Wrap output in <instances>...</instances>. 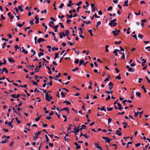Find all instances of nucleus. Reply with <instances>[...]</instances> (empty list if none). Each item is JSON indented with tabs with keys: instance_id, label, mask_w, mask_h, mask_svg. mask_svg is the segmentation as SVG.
I'll return each mask as SVG.
<instances>
[{
	"instance_id": "obj_7",
	"label": "nucleus",
	"mask_w": 150,
	"mask_h": 150,
	"mask_svg": "<svg viewBox=\"0 0 150 150\" xmlns=\"http://www.w3.org/2000/svg\"><path fill=\"white\" fill-rule=\"evenodd\" d=\"M62 110H65L66 111H67L68 113H69V108L67 107H65L64 108H63L61 109V110H59V111H60Z\"/></svg>"
},
{
	"instance_id": "obj_45",
	"label": "nucleus",
	"mask_w": 150,
	"mask_h": 150,
	"mask_svg": "<svg viewBox=\"0 0 150 150\" xmlns=\"http://www.w3.org/2000/svg\"><path fill=\"white\" fill-rule=\"evenodd\" d=\"M142 88L144 90V91L145 93H146L147 92L144 86H142Z\"/></svg>"
},
{
	"instance_id": "obj_36",
	"label": "nucleus",
	"mask_w": 150,
	"mask_h": 150,
	"mask_svg": "<svg viewBox=\"0 0 150 150\" xmlns=\"http://www.w3.org/2000/svg\"><path fill=\"white\" fill-rule=\"evenodd\" d=\"M81 130V128L79 129V128H78L76 129V130L75 132V133H77L78 132H79L80 130Z\"/></svg>"
},
{
	"instance_id": "obj_2",
	"label": "nucleus",
	"mask_w": 150,
	"mask_h": 150,
	"mask_svg": "<svg viewBox=\"0 0 150 150\" xmlns=\"http://www.w3.org/2000/svg\"><path fill=\"white\" fill-rule=\"evenodd\" d=\"M45 98L46 99V100H48V102H49L51 100L52 98V96H50V95H48V93H47L45 95Z\"/></svg>"
},
{
	"instance_id": "obj_42",
	"label": "nucleus",
	"mask_w": 150,
	"mask_h": 150,
	"mask_svg": "<svg viewBox=\"0 0 150 150\" xmlns=\"http://www.w3.org/2000/svg\"><path fill=\"white\" fill-rule=\"evenodd\" d=\"M47 47L49 49L48 51L49 52H50L51 51V50H50V49L51 48V47L50 46L48 45L47 46Z\"/></svg>"
},
{
	"instance_id": "obj_5",
	"label": "nucleus",
	"mask_w": 150,
	"mask_h": 150,
	"mask_svg": "<svg viewBox=\"0 0 150 150\" xmlns=\"http://www.w3.org/2000/svg\"><path fill=\"white\" fill-rule=\"evenodd\" d=\"M24 6L21 4V6H19L18 7V8L21 11V12H22L23 11V8Z\"/></svg>"
},
{
	"instance_id": "obj_53",
	"label": "nucleus",
	"mask_w": 150,
	"mask_h": 150,
	"mask_svg": "<svg viewBox=\"0 0 150 150\" xmlns=\"http://www.w3.org/2000/svg\"><path fill=\"white\" fill-rule=\"evenodd\" d=\"M112 8V6H110L108 8L107 11H109Z\"/></svg>"
},
{
	"instance_id": "obj_6",
	"label": "nucleus",
	"mask_w": 150,
	"mask_h": 150,
	"mask_svg": "<svg viewBox=\"0 0 150 150\" xmlns=\"http://www.w3.org/2000/svg\"><path fill=\"white\" fill-rule=\"evenodd\" d=\"M8 61L11 63L14 62L15 60L13 59V58L12 57H10L8 58Z\"/></svg>"
},
{
	"instance_id": "obj_39",
	"label": "nucleus",
	"mask_w": 150,
	"mask_h": 150,
	"mask_svg": "<svg viewBox=\"0 0 150 150\" xmlns=\"http://www.w3.org/2000/svg\"><path fill=\"white\" fill-rule=\"evenodd\" d=\"M100 110L102 111H104L105 112L106 111V110L105 109V106H103V107L101 108L100 109Z\"/></svg>"
},
{
	"instance_id": "obj_58",
	"label": "nucleus",
	"mask_w": 150,
	"mask_h": 150,
	"mask_svg": "<svg viewBox=\"0 0 150 150\" xmlns=\"http://www.w3.org/2000/svg\"><path fill=\"white\" fill-rule=\"evenodd\" d=\"M7 36L10 39H11L12 38V35L11 34H9Z\"/></svg>"
},
{
	"instance_id": "obj_56",
	"label": "nucleus",
	"mask_w": 150,
	"mask_h": 150,
	"mask_svg": "<svg viewBox=\"0 0 150 150\" xmlns=\"http://www.w3.org/2000/svg\"><path fill=\"white\" fill-rule=\"evenodd\" d=\"M145 49L146 50L148 49V51L149 52H150V46H148L147 47H145Z\"/></svg>"
},
{
	"instance_id": "obj_4",
	"label": "nucleus",
	"mask_w": 150,
	"mask_h": 150,
	"mask_svg": "<svg viewBox=\"0 0 150 150\" xmlns=\"http://www.w3.org/2000/svg\"><path fill=\"white\" fill-rule=\"evenodd\" d=\"M109 86V89L110 90H111L113 88V84L111 82H110L108 84Z\"/></svg>"
},
{
	"instance_id": "obj_61",
	"label": "nucleus",
	"mask_w": 150,
	"mask_h": 150,
	"mask_svg": "<svg viewBox=\"0 0 150 150\" xmlns=\"http://www.w3.org/2000/svg\"><path fill=\"white\" fill-rule=\"evenodd\" d=\"M113 109L112 107H111L110 108H107V110L108 111H111Z\"/></svg>"
},
{
	"instance_id": "obj_49",
	"label": "nucleus",
	"mask_w": 150,
	"mask_h": 150,
	"mask_svg": "<svg viewBox=\"0 0 150 150\" xmlns=\"http://www.w3.org/2000/svg\"><path fill=\"white\" fill-rule=\"evenodd\" d=\"M121 41H119L118 42L116 41L115 42V44H118V45H119L121 43Z\"/></svg>"
},
{
	"instance_id": "obj_37",
	"label": "nucleus",
	"mask_w": 150,
	"mask_h": 150,
	"mask_svg": "<svg viewBox=\"0 0 150 150\" xmlns=\"http://www.w3.org/2000/svg\"><path fill=\"white\" fill-rule=\"evenodd\" d=\"M72 50H74L76 53H77L78 54H79V50L78 51H76L75 48H73L72 49Z\"/></svg>"
},
{
	"instance_id": "obj_1",
	"label": "nucleus",
	"mask_w": 150,
	"mask_h": 150,
	"mask_svg": "<svg viewBox=\"0 0 150 150\" xmlns=\"http://www.w3.org/2000/svg\"><path fill=\"white\" fill-rule=\"evenodd\" d=\"M116 20L117 19L116 18H115L113 20H111L110 21V23H109V25L111 27H112L113 26H115L117 24V23L115 22Z\"/></svg>"
},
{
	"instance_id": "obj_60",
	"label": "nucleus",
	"mask_w": 150,
	"mask_h": 150,
	"mask_svg": "<svg viewBox=\"0 0 150 150\" xmlns=\"http://www.w3.org/2000/svg\"><path fill=\"white\" fill-rule=\"evenodd\" d=\"M140 145V143H137L135 145L136 147H138Z\"/></svg>"
},
{
	"instance_id": "obj_47",
	"label": "nucleus",
	"mask_w": 150,
	"mask_h": 150,
	"mask_svg": "<svg viewBox=\"0 0 150 150\" xmlns=\"http://www.w3.org/2000/svg\"><path fill=\"white\" fill-rule=\"evenodd\" d=\"M22 52L24 53L25 54H27L28 53V52L27 51L25 50V49H23L22 51Z\"/></svg>"
},
{
	"instance_id": "obj_16",
	"label": "nucleus",
	"mask_w": 150,
	"mask_h": 150,
	"mask_svg": "<svg viewBox=\"0 0 150 150\" xmlns=\"http://www.w3.org/2000/svg\"><path fill=\"white\" fill-rule=\"evenodd\" d=\"M112 33L115 36H116L117 35H118V33H116V31H115L114 30L112 31Z\"/></svg>"
},
{
	"instance_id": "obj_64",
	"label": "nucleus",
	"mask_w": 150,
	"mask_h": 150,
	"mask_svg": "<svg viewBox=\"0 0 150 150\" xmlns=\"http://www.w3.org/2000/svg\"><path fill=\"white\" fill-rule=\"evenodd\" d=\"M146 19H144L142 20L141 21V22L144 23H146Z\"/></svg>"
},
{
	"instance_id": "obj_29",
	"label": "nucleus",
	"mask_w": 150,
	"mask_h": 150,
	"mask_svg": "<svg viewBox=\"0 0 150 150\" xmlns=\"http://www.w3.org/2000/svg\"><path fill=\"white\" fill-rule=\"evenodd\" d=\"M136 95L139 97H140L141 93L140 92H137L136 93Z\"/></svg>"
},
{
	"instance_id": "obj_46",
	"label": "nucleus",
	"mask_w": 150,
	"mask_h": 150,
	"mask_svg": "<svg viewBox=\"0 0 150 150\" xmlns=\"http://www.w3.org/2000/svg\"><path fill=\"white\" fill-rule=\"evenodd\" d=\"M17 25L18 27H22L23 25H22L21 24L19 23H17Z\"/></svg>"
},
{
	"instance_id": "obj_22",
	"label": "nucleus",
	"mask_w": 150,
	"mask_h": 150,
	"mask_svg": "<svg viewBox=\"0 0 150 150\" xmlns=\"http://www.w3.org/2000/svg\"><path fill=\"white\" fill-rule=\"evenodd\" d=\"M128 71L129 72H134V70H133L132 68L130 67L128 69Z\"/></svg>"
},
{
	"instance_id": "obj_14",
	"label": "nucleus",
	"mask_w": 150,
	"mask_h": 150,
	"mask_svg": "<svg viewBox=\"0 0 150 150\" xmlns=\"http://www.w3.org/2000/svg\"><path fill=\"white\" fill-rule=\"evenodd\" d=\"M116 134L118 136H121L122 135V133L120 131L117 130L115 132Z\"/></svg>"
},
{
	"instance_id": "obj_48",
	"label": "nucleus",
	"mask_w": 150,
	"mask_h": 150,
	"mask_svg": "<svg viewBox=\"0 0 150 150\" xmlns=\"http://www.w3.org/2000/svg\"><path fill=\"white\" fill-rule=\"evenodd\" d=\"M112 92V91H105V92L106 93H107L109 94L110 93H111Z\"/></svg>"
},
{
	"instance_id": "obj_30",
	"label": "nucleus",
	"mask_w": 150,
	"mask_h": 150,
	"mask_svg": "<svg viewBox=\"0 0 150 150\" xmlns=\"http://www.w3.org/2000/svg\"><path fill=\"white\" fill-rule=\"evenodd\" d=\"M112 120L110 118H108V124H110Z\"/></svg>"
},
{
	"instance_id": "obj_28",
	"label": "nucleus",
	"mask_w": 150,
	"mask_h": 150,
	"mask_svg": "<svg viewBox=\"0 0 150 150\" xmlns=\"http://www.w3.org/2000/svg\"><path fill=\"white\" fill-rule=\"evenodd\" d=\"M61 94L62 95V96L64 98L65 97V94H67V93H66L65 94H64L63 92H61Z\"/></svg>"
},
{
	"instance_id": "obj_32",
	"label": "nucleus",
	"mask_w": 150,
	"mask_h": 150,
	"mask_svg": "<svg viewBox=\"0 0 150 150\" xmlns=\"http://www.w3.org/2000/svg\"><path fill=\"white\" fill-rule=\"evenodd\" d=\"M67 16L68 18H71L73 17V16L72 14H71L70 15L67 14Z\"/></svg>"
},
{
	"instance_id": "obj_25",
	"label": "nucleus",
	"mask_w": 150,
	"mask_h": 150,
	"mask_svg": "<svg viewBox=\"0 0 150 150\" xmlns=\"http://www.w3.org/2000/svg\"><path fill=\"white\" fill-rule=\"evenodd\" d=\"M79 69V68L78 67H76L74 68V69H72V71H76L78 70Z\"/></svg>"
},
{
	"instance_id": "obj_17",
	"label": "nucleus",
	"mask_w": 150,
	"mask_h": 150,
	"mask_svg": "<svg viewBox=\"0 0 150 150\" xmlns=\"http://www.w3.org/2000/svg\"><path fill=\"white\" fill-rule=\"evenodd\" d=\"M123 125H124L123 127L124 128H126V126L127 125V124L126 122H124L122 123Z\"/></svg>"
},
{
	"instance_id": "obj_63",
	"label": "nucleus",
	"mask_w": 150,
	"mask_h": 150,
	"mask_svg": "<svg viewBox=\"0 0 150 150\" xmlns=\"http://www.w3.org/2000/svg\"><path fill=\"white\" fill-rule=\"evenodd\" d=\"M122 55V57L121 59L122 60H124L125 59V54H123V55Z\"/></svg>"
},
{
	"instance_id": "obj_19",
	"label": "nucleus",
	"mask_w": 150,
	"mask_h": 150,
	"mask_svg": "<svg viewBox=\"0 0 150 150\" xmlns=\"http://www.w3.org/2000/svg\"><path fill=\"white\" fill-rule=\"evenodd\" d=\"M101 22L100 21H98L97 22L96 26V27L97 28H98V26L100 25L101 24Z\"/></svg>"
},
{
	"instance_id": "obj_27",
	"label": "nucleus",
	"mask_w": 150,
	"mask_h": 150,
	"mask_svg": "<svg viewBox=\"0 0 150 150\" xmlns=\"http://www.w3.org/2000/svg\"><path fill=\"white\" fill-rule=\"evenodd\" d=\"M59 57V54L58 53H56L55 54V57H54V59H56L57 58H58Z\"/></svg>"
},
{
	"instance_id": "obj_55",
	"label": "nucleus",
	"mask_w": 150,
	"mask_h": 150,
	"mask_svg": "<svg viewBox=\"0 0 150 150\" xmlns=\"http://www.w3.org/2000/svg\"><path fill=\"white\" fill-rule=\"evenodd\" d=\"M47 85L49 84L50 86H52V80L49 83L47 84Z\"/></svg>"
},
{
	"instance_id": "obj_62",
	"label": "nucleus",
	"mask_w": 150,
	"mask_h": 150,
	"mask_svg": "<svg viewBox=\"0 0 150 150\" xmlns=\"http://www.w3.org/2000/svg\"><path fill=\"white\" fill-rule=\"evenodd\" d=\"M42 144V143H40V146L39 147L38 150H40V148H41V147Z\"/></svg>"
},
{
	"instance_id": "obj_20",
	"label": "nucleus",
	"mask_w": 150,
	"mask_h": 150,
	"mask_svg": "<svg viewBox=\"0 0 150 150\" xmlns=\"http://www.w3.org/2000/svg\"><path fill=\"white\" fill-rule=\"evenodd\" d=\"M128 2V0H126L124 2L125 4H124L123 5V6H128V5L127 4Z\"/></svg>"
},
{
	"instance_id": "obj_59",
	"label": "nucleus",
	"mask_w": 150,
	"mask_h": 150,
	"mask_svg": "<svg viewBox=\"0 0 150 150\" xmlns=\"http://www.w3.org/2000/svg\"><path fill=\"white\" fill-rule=\"evenodd\" d=\"M82 4V2L81 1H79V2L77 4H76L78 6H79L81 5V4Z\"/></svg>"
},
{
	"instance_id": "obj_38",
	"label": "nucleus",
	"mask_w": 150,
	"mask_h": 150,
	"mask_svg": "<svg viewBox=\"0 0 150 150\" xmlns=\"http://www.w3.org/2000/svg\"><path fill=\"white\" fill-rule=\"evenodd\" d=\"M11 97H13L14 98H16V95L15 94H13L12 95H11Z\"/></svg>"
},
{
	"instance_id": "obj_3",
	"label": "nucleus",
	"mask_w": 150,
	"mask_h": 150,
	"mask_svg": "<svg viewBox=\"0 0 150 150\" xmlns=\"http://www.w3.org/2000/svg\"><path fill=\"white\" fill-rule=\"evenodd\" d=\"M103 139L105 140V142L108 143H109L111 140L108 137H103Z\"/></svg>"
},
{
	"instance_id": "obj_44",
	"label": "nucleus",
	"mask_w": 150,
	"mask_h": 150,
	"mask_svg": "<svg viewBox=\"0 0 150 150\" xmlns=\"http://www.w3.org/2000/svg\"><path fill=\"white\" fill-rule=\"evenodd\" d=\"M43 55H44V54L41 52H40V53L38 54V56L39 57L40 56H41Z\"/></svg>"
},
{
	"instance_id": "obj_15",
	"label": "nucleus",
	"mask_w": 150,
	"mask_h": 150,
	"mask_svg": "<svg viewBox=\"0 0 150 150\" xmlns=\"http://www.w3.org/2000/svg\"><path fill=\"white\" fill-rule=\"evenodd\" d=\"M117 51L120 52V51L119 50L117 49H115V50L113 51V52L115 54V56H117Z\"/></svg>"
},
{
	"instance_id": "obj_41",
	"label": "nucleus",
	"mask_w": 150,
	"mask_h": 150,
	"mask_svg": "<svg viewBox=\"0 0 150 150\" xmlns=\"http://www.w3.org/2000/svg\"><path fill=\"white\" fill-rule=\"evenodd\" d=\"M64 6V4L63 3H62L60 5V6H59V8H61Z\"/></svg>"
},
{
	"instance_id": "obj_13",
	"label": "nucleus",
	"mask_w": 150,
	"mask_h": 150,
	"mask_svg": "<svg viewBox=\"0 0 150 150\" xmlns=\"http://www.w3.org/2000/svg\"><path fill=\"white\" fill-rule=\"evenodd\" d=\"M117 105H118V106L119 107L118 108V109L119 110H121L122 109H123V108L122 107H121L122 105H121L120 104V103H117Z\"/></svg>"
},
{
	"instance_id": "obj_9",
	"label": "nucleus",
	"mask_w": 150,
	"mask_h": 150,
	"mask_svg": "<svg viewBox=\"0 0 150 150\" xmlns=\"http://www.w3.org/2000/svg\"><path fill=\"white\" fill-rule=\"evenodd\" d=\"M5 72L6 73H8V71L7 70V69L5 68H4L2 69V71L1 72V73L3 74L4 72Z\"/></svg>"
},
{
	"instance_id": "obj_11",
	"label": "nucleus",
	"mask_w": 150,
	"mask_h": 150,
	"mask_svg": "<svg viewBox=\"0 0 150 150\" xmlns=\"http://www.w3.org/2000/svg\"><path fill=\"white\" fill-rule=\"evenodd\" d=\"M74 144L76 146V149H79L81 148V146L80 145H79L77 142H74Z\"/></svg>"
},
{
	"instance_id": "obj_54",
	"label": "nucleus",
	"mask_w": 150,
	"mask_h": 150,
	"mask_svg": "<svg viewBox=\"0 0 150 150\" xmlns=\"http://www.w3.org/2000/svg\"><path fill=\"white\" fill-rule=\"evenodd\" d=\"M31 52H33V55H34L35 54V52L34 51L33 49H32L31 50Z\"/></svg>"
},
{
	"instance_id": "obj_50",
	"label": "nucleus",
	"mask_w": 150,
	"mask_h": 150,
	"mask_svg": "<svg viewBox=\"0 0 150 150\" xmlns=\"http://www.w3.org/2000/svg\"><path fill=\"white\" fill-rule=\"evenodd\" d=\"M134 116L135 117H137L138 115V112H135L134 111Z\"/></svg>"
},
{
	"instance_id": "obj_34",
	"label": "nucleus",
	"mask_w": 150,
	"mask_h": 150,
	"mask_svg": "<svg viewBox=\"0 0 150 150\" xmlns=\"http://www.w3.org/2000/svg\"><path fill=\"white\" fill-rule=\"evenodd\" d=\"M81 127H82V128H81V130L83 129H86V126L85 125H82L81 126Z\"/></svg>"
},
{
	"instance_id": "obj_35",
	"label": "nucleus",
	"mask_w": 150,
	"mask_h": 150,
	"mask_svg": "<svg viewBox=\"0 0 150 150\" xmlns=\"http://www.w3.org/2000/svg\"><path fill=\"white\" fill-rule=\"evenodd\" d=\"M146 62V59H145V61L144 62L142 63V66H144L145 65V63Z\"/></svg>"
},
{
	"instance_id": "obj_10",
	"label": "nucleus",
	"mask_w": 150,
	"mask_h": 150,
	"mask_svg": "<svg viewBox=\"0 0 150 150\" xmlns=\"http://www.w3.org/2000/svg\"><path fill=\"white\" fill-rule=\"evenodd\" d=\"M13 118L11 120V121L9 122L8 123V125L10 127H11V128H12L13 127V125H11L13 121Z\"/></svg>"
},
{
	"instance_id": "obj_33",
	"label": "nucleus",
	"mask_w": 150,
	"mask_h": 150,
	"mask_svg": "<svg viewBox=\"0 0 150 150\" xmlns=\"http://www.w3.org/2000/svg\"><path fill=\"white\" fill-rule=\"evenodd\" d=\"M88 31L90 33V35L91 36H93V35L92 32V30H88Z\"/></svg>"
},
{
	"instance_id": "obj_52",
	"label": "nucleus",
	"mask_w": 150,
	"mask_h": 150,
	"mask_svg": "<svg viewBox=\"0 0 150 150\" xmlns=\"http://www.w3.org/2000/svg\"><path fill=\"white\" fill-rule=\"evenodd\" d=\"M110 95H108V97L106 99V101H108L110 99Z\"/></svg>"
},
{
	"instance_id": "obj_31",
	"label": "nucleus",
	"mask_w": 150,
	"mask_h": 150,
	"mask_svg": "<svg viewBox=\"0 0 150 150\" xmlns=\"http://www.w3.org/2000/svg\"><path fill=\"white\" fill-rule=\"evenodd\" d=\"M41 133L40 131L38 132H36V133L35 134V133H34V134L36 136H38Z\"/></svg>"
},
{
	"instance_id": "obj_43",
	"label": "nucleus",
	"mask_w": 150,
	"mask_h": 150,
	"mask_svg": "<svg viewBox=\"0 0 150 150\" xmlns=\"http://www.w3.org/2000/svg\"><path fill=\"white\" fill-rule=\"evenodd\" d=\"M52 49L53 51H54L55 50H58L59 49L58 48H55V47H52Z\"/></svg>"
},
{
	"instance_id": "obj_21",
	"label": "nucleus",
	"mask_w": 150,
	"mask_h": 150,
	"mask_svg": "<svg viewBox=\"0 0 150 150\" xmlns=\"http://www.w3.org/2000/svg\"><path fill=\"white\" fill-rule=\"evenodd\" d=\"M72 2V1L71 0L69 1V3L67 4V6L68 7H70L72 5V4H71Z\"/></svg>"
},
{
	"instance_id": "obj_18",
	"label": "nucleus",
	"mask_w": 150,
	"mask_h": 150,
	"mask_svg": "<svg viewBox=\"0 0 150 150\" xmlns=\"http://www.w3.org/2000/svg\"><path fill=\"white\" fill-rule=\"evenodd\" d=\"M84 63V62L83 60H81L79 63V66H81L82 64H83Z\"/></svg>"
},
{
	"instance_id": "obj_24",
	"label": "nucleus",
	"mask_w": 150,
	"mask_h": 150,
	"mask_svg": "<svg viewBox=\"0 0 150 150\" xmlns=\"http://www.w3.org/2000/svg\"><path fill=\"white\" fill-rule=\"evenodd\" d=\"M109 45H107L105 47V51L106 52H109V51L108 50V48L109 47Z\"/></svg>"
},
{
	"instance_id": "obj_23",
	"label": "nucleus",
	"mask_w": 150,
	"mask_h": 150,
	"mask_svg": "<svg viewBox=\"0 0 150 150\" xmlns=\"http://www.w3.org/2000/svg\"><path fill=\"white\" fill-rule=\"evenodd\" d=\"M30 23L31 25H33L34 24L33 20H30Z\"/></svg>"
},
{
	"instance_id": "obj_57",
	"label": "nucleus",
	"mask_w": 150,
	"mask_h": 150,
	"mask_svg": "<svg viewBox=\"0 0 150 150\" xmlns=\"http://www.w3.org/2000/svg\"><path fill=\"white\" fill-rule=\"evenodd\" d=\"M15 119L16 120V121L18 123V124L19 123H20V122H21V121H19L18 120L17 117H16L15 118Z\"/></svg>"
},
{
	"instance_id": "obj_51",
	"label": "nucleus",
	"mask_w": 150,
	"mask_h": 150,
	"mask_svg": "<svg viewBox=\"0 0 150 150\" xmlns=\"http://www.w3.org/2000/svg\"><path fill=\"white\" fill-rule=\"evenodd\" d=\"M138 37L139 38H140L141 39H142L143 38V36L142 35L139 34L138 35Z\"/></svg>"
},
{
	"instance_id": "obj_40",
	"label": "nucleus",
	"mask_w": 150,
	"mask_h": 150,
	"mask_svg": "<svg viewBox=\"0 0 150 150\" xmlns=\"http://www.w3.org/2000/svg\"><path fill=\"white\" fill-rule=\"evenodd\" d=\"M12 109H13V110L14 112L16 113L17 114H18L19 115V116L20 115V114L19 113H17L16 112V111L15 110L14 107H13L12 108Z\"/></svg>"
},
{
	"instance_id": "obj_8",
	"label": "nucleus",
	"mask_w": 150,
	"mask_h": 150,
	"mask_svg": "<svg viewBox=\"0 0 150 150\" xmlns=\"http://www.w3.org/2000/svg\"><path fill=\"white\" fill-rule=\"evenodd\" d=\"M91 6L92 7V10L93 11V12H94L96 8L95 7V4H91Z\"/></svg>"
},
{
	"instance_id": "obj_12",
	"label": "nucleus",
	"mask_w": 150,
	"mask_h": 150,
	"mask_svg": "<svg viewBox=\"0 0 150 150\" xmlns=\"http://www.w3.org/2000/svg\"><path fill=\"white\" fill-rule=\"evenodd\" d=\"M44 41L45 40L42 38H40L38 39L37 42L38 43H40L41 42V41Z\"/></svg>"
},
{
	"instance_id": "obj_26",
	"label": "nucleus",
	"mask_w": 150,
	"mask_h": 150,
	"mask_svg": "<svg viewBox=\"0 0 150 150\" xmlns=\"http://www.w3.org/2000/svg\"><path fill=\"white\" fill-rule=\"evenodd\" d=\"M72 126V124H70L69 125V127L67 128V130H69L71 129V127Z\"/></svg>"
}]
</instances>
